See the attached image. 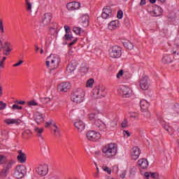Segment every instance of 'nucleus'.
<instances>
[{
    "instance_id": "obj_1",
    "label": "nucleus",
    "mask_w": 179,
    "mask_h": 179,
    "mask_svg": "<svg viewBox=\"0 0 179 179\" xmlns=\"http://www.w3.org/2000/svg\"><path fill=\"white\" fill-rule=\"evenodd\" d=\"M117 152V144L113 143H109L102 148L103 156L106 159H113L116 156Z\"/></svg>"
},
{
    "instance_id": "obj_2",
    "label": "nucleus",
    "mask_w": 179,
    "mask_h": 179,
    "mask_svg": "<svg viewBox=\"0 0 179 179\" xmlns=\"http://www.w3.org/2000/svg\"><path fill=\"white\" fill-rule=\"evenodd\" d=\"M94 124L96 128H98L99 131H102L103 132H107V131H114V129L117 128V121L115 120L109 122L107 124H106L101 120H95Z\"/></svg>"
},
{
    "instance_id": "obj_3",
    "label": "nucleus",
    "mask_w": 179,
    "mask_h": 179,
    "mask_svg": "<svg viewBox=\"0 0 179 179\" xmlns=\"http://www.w3.org/2000/svg\"><path fill=\"white\" fill-rule=\"evenodd\" d=\"M61 62V57L57 55H50L46 59V66L50 69H57L59 66Z\"/></svg>"
},
{
    "instance_id": "obj_4",
    "label": "nucleus",
    "mask_w": 179,
    "mask_h": 179,
    "mask_svg": "<svg viewBox=\"0 0 179 179\" xmlns=\"http://www.w3.org/2000/svg\"><path fill=\"white\" fill-rule=\"evenodd\" d=\"M71 100L76 104H80L85 100V92L82 89H78L71 95Z\"/></svg>"
},
{
    "instance_id": "obj_5",
    "label": "nucleus",
    "mask_w": 179,
    "mask_h": 179,
    "mask_svg": "<svg viewBox=\"0 0 179 179\" xmlns=\"http://www.w3.org/2000/svg\"><path fill=\"white\" fill-rule=\"evenodd\" d=\"M122 49L118 45L112 46L109 49V56L111 58H120L122 55Z\"/></svg>"
},
{
    "instance_id": "obj_6",
    "label": "nucleus",
    "mask_w": 179,
    "mask_h": 179,
    "mask_svg": "<svg viewBox=\"0 0 179 179\" xmlns=\"http://www.w3.org/2000/svg\"><path fill=\"white\" fill-rule=\"evenodd\" d=\"M92 94L94 99H101L106 96V87L98 86L92 90Z\"/></svg>"
},
{
    "instance_id": "obj_7",
    "label": "nucleus",
    "mask_w": 179,
    "mask_h": 179,
    "mask_svg": "<svg viewBox=\"0 0 179 179\" xmlns=\"http://www.w3.org/2000/svg\"><path fill=\"white\" fill-rule=\"evenodd\" d=\"M4 163H5V164H4L3 169L0 172V176L1 177H6V176L8 174V171H9V170H10V169H12L15 162H13V160H8Z\"/></svg>"
},
{
    "instance_id": "obj_8",
    "label": "nucleus",
    "mask_w": 179,
    "mask_h": 179,
    "mask_svg": "<svg viewBox=\"0 0 179 179\" xmlns=\"http://www.w3.org/2000/svg\"><path fill=\"white\" fill-rule=\"evenodd\" d=\"M24 174H26V166L23 165L17 166L15 176L17 178H23V177H24Z\"/></svg>"
},
{
    "instance_id": "obj_9",
    "label": "nucleus",
    "mask_w": 179,
    "mask_h": 179,
    "mask_svg": "<svg viewBox=\"0 0 179 179\" xmlns=\"http://www.w3.org/2000/svg\"><path fill=\"white\" fill-rule=\"evenodd\" d=\"M87 138L88 141H99L100 138H101V135L100 133L96 131H90L86 134Z\"/></svg>"
},
{
    "instance_id": "obj_10",
    "label": "nucleus",
    "mask_w": 179,
    "mask_h": 179,
    "mask_svg": "<svg viewBox=\"0 0 179 179\" xmlns=\"http://www.w3.org/2000/svg\"><path fill=\"white\" fill-rule=\"evenodd\" d=\"M119 93L122 94L124 97H129L132 94V91L127 86L120 85L118 89Z\"/></svg>"
},
{
    "instance_id": "obj_11",
    "label": "nucleus",
    "mask_w": 179,
    "mask_h": 179,
    "mask_svg": "<svg viewBox=\"0 0 179 179\" xmlns=\"http://www.w3.org/2000/svg\"><path fill=\"white\" fill-rule=\"evenodd\" d=\"M52 19V14L50 13H45L41 20L42 26H48L51 23V20Z\"/></svg>"
},
{
    "instance_id": "obj_12",
    "label": "nucleus",
    "mask_w": 179,
    "mask_h": 179,
    "mask_svg": "<svg viewBox=\"0 0 179 179\" xmlns=\"http://www.w3.org/2000/svg\"><path fill=\"white\" fill-rule=\"evenodd\" d=\"M69 89H71V83H63L57 86L58 92H61L62 93L68 92Z\"/></svg>"
},
{
    "instance_id": "obj_13",
    "label": "nucleus",
    "mask_w": 179,
    "mask_h": 179,
    "mask_svg": "<svg viewBox=\"0 0 179 179\" xmlns=\"http://www.w3.org/2000/svg\"><path fill=\"white\" fill-rule=\"evenodd\" d=\"M149 13L151 16L157 17V16H161L162 13H163V8L162 7L155 6Z\"/></svg>"
},
{
    "instance_id": "obj_14",
    "label": "nucleus",
    "mask_w": 179,
    "mask_h": 179,
    "mask_svg": "<svg viewBox=\"0 0 179 179\" xmlns=\"http://www.w3.org/2000/svg\"><path fill=\"white\" fill-rule=\"evenodd\" d=\"M140 87L143 90H147V89H149V78L148 76H145L140 80Z\"/></svg>"
},
{
    "instance_id": "obj_15",
    "label": "nucleus",
    "mask_w": 179,
    "mask_h": 179,
    "mask_svg": "<svg viewBox=\"0 0 179 179\" xmlns=\"http://www.w3.org/2000/svg\"><path fill=\"white\" fill-rule=\"evenodd\" d=\"M68 10H77L80 8V3L78 1L69 2L66 4Z\"/></svg>"
},
{
    "instance_id": "obj_16",
    "label": "nucleus",
    "mask_w": 179,
    "mask_h": 179,
    "mask_svg": "<svg viewBox=\"0 0 179 179\" xmlns=\"http://www.w3.org/2000/svg\"><path fill=\"white\" fill-rule=\"evenodd\" d=\"M131 156L133 160H137V159L139 158V156H141V149L138 147H134L131 149Z\"/></svg>"
},
{
    "instance_id": "obj_17",
    "label": "nucleus",
    "mask_w": 179,
    "mask_h": 179,
    "mask_svg": "<svg viewBox=\"0 0 179 179\" xmlns=\"http://www.w3.org/2000/svg\"><path fill=\"white\" fill-rule=\"evenodd\" d=\"M36 172L39 176H47V173H48V166H47V165L40 166L37 168Z\"/></svg>"
},
{
    "instance_id": "obj_18",
    "label": "nucleus",
    "mask_w": 179,
    "mask_h": 179,
    "mask_svg": "<svg viewBox=\"0 0 179 179\" xmlns=\"http://www.w3.org/2000/svg\"><path fill=\"white\" fill-rule=\"evenodd\" d=\"M35 121L38 124L44 122V115L41 113L40 112H36L34 115Z\"/></svg>"
},
{
    "instance_id": "obj_19",
    "label": "nucleus",
    "mask_w": 179,
    "mask_h": 179,
    "mask_svg": "<svg viewBox=\"0 0 179 179\" xmlns=\"http://www.w3.org/2000/svg\"><path fill=\"white\" fill-rule=\"evenodd\" d=\"M41 152L43 155H48V153H50V147H48V145H47V143H45V141H41Z\"/></svg>"
},
{
    "instance_id": "obj_20",
    "label": "nucleus",
    "mask_w": 179,
    "mask_h": 179,
    "mask_svg": "<svg viewBox=\"0 0 179 179\" xmlns=\"http://www.w3.org/2000/svg\"><path fill=\"white\" fill-rule=\"evenodd\" d=\"M74 126L78 129L79 132H82L85 129V123L80 120H78L74 122Z\"/></svg>"
},
{
    "instance_id": "obj_21",
    "label": "nucleus",
    "mask_w": 179,
    "mask_h": 179,
    "mask_svg": "<svg viewBox=\"0 0 179 179\" xmlns=\"http://www.w3.org/2000/svg\"><path fill=\"white\" fill-rule=\"evenodd\" d=\"M20 120L19 119H13V118H7L4 120L5 124H7V125H13L15 124V125H19L20 124Z\"/></svg>"
},
{
    "instance_id": "obj_22",
    "label": "nucleus",
    "mask_w": 179,
    "mask_h": 179,
    "mask_svg": "<svg viewBox=\"0 0 179 179\" xmlns=\"http://www.w3.org/2000/svg\"><path fill=\"white\" fill-rule=\"evenodd\" d=\"M138 165L141 169H146L149 166V163L148 162V160L145 158H142L138 161Z\"/></svg>"
},
{
    "instance_id": "obj_23",
    "label": "nucleus",
    "mask_w": 179,
    "mask_h": 179,
    "mask_svg": "<svg viewBox=\"0 0 179 179\" xmlns=\"http://www.w3.org/2000/svg\"><path fill=\"white\" fill-rule=\"evenodd\" d=\"M34 131L38 138H41V141H44V137L43 136V132H44V129L40 127H35Z\"/></svg>"
},
{
    "instance_id": "obj_24",
    "label": "nucleus",
    "mask_w": 179,
    "mask_h": 179,
    "mask_svg": "<svg viewBox=\"0 0 179 179\" xmlns=\"http://www.w3.org/2000/svg\"><path fill=\"white\" fill-rule=\"evenodd\" d=\"M162 62L164 64H171L173 62V56L171 55H164Z\"/></svg>"
},
{
    "instance_id": "obj_25",
    "label": "nucleus",
    "mask_w": 179,
    "mask_h": 179,
    "mask_svg": "<svg viewBox=\"0 0 179 179\" xmlns=\"http://www.w3.org/2000/svg\"><path fill=\"white\" fill-rule=\"evenodd\" d=\"M81 24L83 27H87L89 26V15H84L81 17Z\"/></svg>"
},
{
    "instance_id": "obj_26",
    "label": "nucleus",
    "mask_w": 179,
    "mask_h": 179,
    "mask_svg": "<svg viewBox=\"0 0 179 179\" xmlns=\"http://www.w3.org/2000/svg\"><path fill=\"white\" fill-rule=\"evenodd\" d=\"M128 116L129 117L130 120H131V121H135V120L139 119V114L136 112L129 111Z\"/></svg>"
},
{
    "instance_id": "obj_27",
    "label": "nucleus",
    "mask_w": 179,
    "mask_h": 179,
    "mask_svg": "<svg viewBox=\"0 0 179 179\" xmlns=\"http://www.w3.org/2000/svg\"><path fill=\"white\" fill-rule=\"evenodd\" d=\"M17 159L20 163H26V154L22 153V152H20L19 155L17 157Z\"/></svg>"
},
{
    "instance_id": "obj_28",
    "label": "nucleus",
    "mask_w": 179,
    "mask_h": 179,
    "mask_svg": "<svg viewBox=\"0 0 179 179\" xmlns=\"http://www.w3.org/2000/svg\"><path fill=\"white\" fill-rule=\"evenodd\" d=\"M73 31L77 34V36H83V34L85 33V30L79 27H74L73 28Z\"/></svg>"
},
{
    "instance_id": "obj_29",
    "label": "nucleus",
    "mask_w": 179,
    "mask_h": 179,
    "mask_svg": "<svg viewBox=\"0 0 179 179\" xmlns=\"http://www.w3.org/2000/svg\"><path fill=\"white\" fill-rule=\"evenodd\" d=\"M10 51H12V48L10 47V45H9V43H6L3 52L4 55H9V54H10Z\"/></svg>"
},
{
    "instance_id": "obj_30",
    "label": "nucleus",
    "mask_w": 179,
    "mask_h": 179,
    "mask_svg": "<svg viewBox=\"0 0 179 179\" xmlns=\"http://www.w3.org/2000/svg\"><path fill=\"white\" fill-rule=\"evenodd\" d=\"M140 106L141 110L146 111V110H148V107H149V103H148V101L143 99L140 101Z\"/></svg>"
},
{
    "instance_id": "obj_31",
    "label": "nucleus",
    "mask_w": 179,
    "mask_h": 179,
    "mask_svg": "<svg viewBox=\"0 0 179 179\" xmlns=\"http://www.w3.org/2000/svg\"><path fill=\"white\" fill-rule=\"evenodd\" d=\"M108 29L109 30H115L117 27H118V21H112L108 24Z\"/></svg>"
},
{
    "instance_id": "obj_32",
    "label": "nucleus",
    "mask_w": 179,
    "mask_h": 179,
    "mask_svg": "<svg viewBox=\"0 0 179 179\" xmlns=\"http://www.w3.org/2000/svg\"><path fill=\"white\" fill-rule=\"evenodd\" d=\"M123 45L125 48H127V50H133L134 48V45L129 41H125L123 42Z\"/></svg>"
},
{
    "instance_id": "obj_33",
    "label": "nucleus",
    "mask_w": 179,
    "mask_h": 179,
    "mask_svg": "<svg viewBox=\"0 0 179 179\" xmlns=\"http://www.w3.org/2000/svg\"><path fill=\"white\" fill-rule=\"evenodd\" d=\"M145 177L146 179L151 178H156V176H157V173H152V172H145L144 173Z\"/></svg>"
},
{
    "instance_id": "obj_34",
    "label": "nucleus",
    "mask_w": 179,
    "mask_h": 179,
    "mask_svg": "<svg viewBox=\"0 0 179 179\" xmlns=\"http://www.w3.org/2000/svg\"><path fill=\"white\" fill-rule=\"evenodd\" d=\"M75 69H76L75 65H73L72 64H69L67 66L66 72L69 73H72L73 72V71H75Z\"/></svg>"
},
{
    "instance_id": "obj_35",
    "label": "nucleus",
    "mask_w": 179,
    "mask_h": 179,
    "mask_svg": "<svg viewBox=\"0 0 179 179\" xmlns=\"http://www.w3.org/2000/svg\"><path fill=\"white\" fill-rule=\"evenodd\" d=\"M50 125H53V127L55 128H56V129H58V127H57L55 122H54V120H50L48 122H46L45 124V128H48L50 127Z\"/></svg>"
},
{
    "instance_id": "obj_36",
    "label": "nucleus",
    "mask_w": 179,
    "mask_h": 179,
    "mask_svg": "<svg viewBox=\"0 0 179 179\" xmlns=\"http://www.w3.org/2000/svg\"><path fill=\"white\" fill-rule=\"evenodd\" d=\"M25 5L27 10H29V12H31V6H33V3L30 1V0H25Z\"/></svg>"
},
{
    "instance_id": "obj_37",
    "label": "nucleus",
    "mask_w": 179,
    "mask_h": 179,
    "mask_svg": "<svg viewBox=\"0 0 179 179\" xmlns=\"http://www.w3.org/2000/svg\"><path fill=\"white\" fill-rule=\"evenodd\" d=\"M103 12L106 13V15L110 16V17H113L112 10L110 7H106V8H103Z\"/></svg>"
},
{
    "instance_id": "obj_38",
    "label": "nucleus",
    "mask_w": 179,
    "mask_h": 179,
    "mask_svg": "<svg viewBox=\"0 0 179 179\" xmlns=\"http://www.w3.org/2000/svg\"><path fill=\"white\" fill-rule=\"evenodd\" d=\"M51 101V98L50 97H43L41 98V102L43 103V104H48Z\"/></svg>"
},
{
    "instance_id": "obj_39",
    "label": "nucleus",
    "mask_w": 179,
    "mask_h": 179,
    "mask_svg": "<svg viewBox=\"0 0 179 179\" xmlns=\"http://www.w3.org/2000/svg\"><path fill=\"white\" fill-rule=\"evenodd\" d=\"M101 169L103 171H105V173H107V174H111V169L108 166L103 165Z\"/></svg>"
},
{
    "instance_id": "obj_40",
    "label": "nucleus",
    "mask_w": 179,
    "mask_h": 179,
    "mask_svg": "<svg viewBox=\"0 0 179 179\" xmlns=\"http://www.w3.org/2000/svg\"><path fill=\"white\" fill-rule=\"evenodd\" d=\"M94 83V80L92 78L88 80L86 83V87H93V84Z\"/></svg>"
},
{
    "instance_id": "obj_41",
    "label": "nucleus",
    "mask_w": 179,
    "mask_h": 179,
    "mask_svg": "<svg viewBox=\"0 0 179 179\" xmlns=\"http://www.w3.org/2000/svg\"><path fill=\"white\" fill-rule=\"evenodd\" d=\"M63 38L67 41H72V40H73V36L69 34H66Z\"/></svg>"
},
{
    "instance_id": "obj_42",
    "label": "nucleus",
    "mask_w": 179,
    "mask_h": 179,
    "mask_svg": "<svg viewBox=\"0 0 179 179\" xmlns=\"http://www.w3.org/2000/svg\"><path fill=\"white\" fill-rule=\"evenodd\" d=\"M172 54H173V59L178 61L179 59V50H173Z\"/></svg>"
},
{
    "instance_id": "obj_43",
    "label": "nucleus",
    "mask_w": 179,
    "mask_h": 179,
    "mask_svg": "<svg viewBox=\"0 0 179 179\" xmlns=\"http://www.w3.org/2000/svg\"><path fill=\"white\" fill-rule=\"evenodd\" d=\"M4 163H6V157L3 155H0V164H3Z\"/></svg>"
},
{
    "instance_id": "obj_44",
    "label": "nucleus",
    "mask_w": 179,
    "mask_h": 179,
    "mask_svg": "<svg viewBox=\"0 0 179 179\" xmlns=\"http://www.w3.org/2000/svg\"><path fill=\"white\" fill-rule=\"evenodd\" d=\"M0 33H1V34L5 33V30L3 29V21L1 19H0Z\"/></svg>"
},
{
    "instance_id": "obj_45",
    "label": "nucleus",
    "mask_w": 179,
    "mask_h": 179,
    "mask_svg": "<svg viewBox=\"0 0 179 179\" xmlns=\"http://www.w3.org/2000/svg\"><path fill=\"white\" fill-rule=\"evenodd\" d=\"M22 135L24 138H27V136H30V135H31V131L30 130H25Z\"/></svg>"
},
{
    "instance_id": "obj_46",
    "label": "nucleus",
    "mask_w": 179,
    "mask_h": 179,
    "mask_svg": "<svg viewBox=\"0 0 179 179\" xmlns=\"http://www.w3.org/2000/svg\"><path fill=\"white\" fill-rule=\"evenodd\" d=\"M6 108V103L3 101H0V110H5Z\"/></svg>"
},
{
    "instance_id": "obj_47",
    "label": "nucleus",
    "mask_w": 179,
    "mask_h": 179,
    "mask_svg": "<svg viewBox=\"0 0 179 179\" xmlns=\"http://www.w3.org/2000/svg\"><path fill=\"white\" fill-rule=\"evenodd\" d=\"M6 60V57H3L1 60H0V69L3 68V62Z\"/></svg>"
},
{
    "instance_id": "obj_48",
    "label": "nucleus",
    "mask_w": 179,
    "mask_h": 179,
    "mask_svg": "<svg viewBox=\"0 0 179 179\" xmlns=\"http://www.w3.org/2000/svg\"><path fill=\"white\" fill-rule=\"evenodd\" d=\"M94 178H100V172L96 171L92 174Z\"/></svg>"
},
{
    "instance_id": "obj_49",
    "label": "nucleus",
    "mask_w": 179,
    "mask_h": 179,
    "mask_svg": "<svg viewBox=\"0 0 179 179\" xmlns=\"http://www.w3.org/2000/svg\"><path fill=\"white\" fill-rule=\"evenodd\" d=\"M78 43V38H75L73 39V41L69 44V47H72V45H74V44H76Z\"/></svg>"
},
{
    "instance_id": "obj_50",
    "label": "nucleus",
    "mask_w": 179,
    "mask_h": 179,
    "mask_svg": "<svg viewBox=\"0 0 179 179\" xmlns=\"http://www.w3.org/2000/svg\"><path fill=\"white\" fill-rule=\"evenodd\" d=\"M124 16V13L122 10L117 11V18L118 19H122V17Z\"/></svg>"
},
{
    "instance_id": "obj_51",
    "label": "nucleus",
    "mask_w": 179,
    "mask_h": 179,
    "mask_svg": "<svg viewBox=\"0 0 179 179\" xmlns=\"http://www.w3.org/2000/svg\"><path fill=\"white\" fill-rule=\"evenodd\" d=\"M89 119L90 120V121H93V120H96V114L94 113L90 114Z\"/></svg>"
},
{
    "instance_id": "obj_52",
    "label": "nucleus",
    "mask_w": 179,
    "mask_h": 179,
    "mask_svg": "<svg viewBox=\"0 0 179 179\" xmlns=\"http://www.w3.org/2000/svg\"><path fill=\"white\" fill-rule=\"evenodd\" d=\"M13 110H22L23 108L22 106H19L18 105L14 104L12 106Z\"/></svg>"
},
{
    "instance_id": "obj_53",
    "label": "nucleus",
    "mask_w": 179,
    "mask_h": 179,
    "mask_svg": "<svg viewBox=\"0 0 179 179\" xmlns=\"http://www.w3.org/2000/svg\"><path fill=\"white\" fill-rule=\"evenodd\" d=\"M122 128H127L128 127V120H124L122 123Z\"/></svg>"
},
{
    "instance_id": "obj_54",
    "label": "nucleus",
    "mask_w": 179,
    "mask_h": 179,
    "mask_svg": "<svg viewBox=\"0 0 179 179\" xmlns=\"http://www.w3.org/2000/svg\"><path fill=\"white\" fill-rule=\"evenodd\" d=\"M38 104L34 101H31L28 102L29 107H31V106H38Z\"/></svg>"
},
{
    "instance_id": "obj_55",
    "label": "nucleus",
    "mask_w": 179,
    "mask_h": 179,
    "mask_svg": "<svg viewBox=\"0 0 179 179\" xmlns=\"http://www.w3.org/2000/svg\"><path fill=\"white\" fill-rule=\"evenodd\" d=\"M108 17H111V16L108 15V14H107L103 11L102 12V18L103 19H108Z\"/></svg>"
},
{
    "instance_id": "obj_56",
    "label": "nucleus",
    "mask_w": 179,
    "mask_h": 179,
    "mask_svg": "<svg viewBox=\"0 0 179 179\" xmlns=\"http://www.w3.org/2000/svg\"><path fill=\"white\" fill-rule=\"evenodd\" d=\"M64 29H65L66 34H69V32L71 31V28H69V26L65 25Z\"/></svg>"
},
{
    "instance_id": "obj_57",
    "label": "nucleus",
    "mask_w": 179,
    "mask_h": 179,
    "mask_svg": "<svg viewBox=\"0 0 179 179\" xmlns=\"http://www.w3.org/2000/svg\"><path fill=\"white\" fill-rule=\"evenodd\" d=\"M122 75H124V71L122 70H120L117 74V79H120V78H121Z\"/></svg>"
},
{
    "instance_id": "obj_58",
    "label": "nucleus",
    "mask_w": 179,
    "mask_h": 179,
    "mask_svg": "<svg viewBox=\"0 0 179 179\" xmlns=\"http://www.w3.org/2000/svg\"><path fill=\"white\" fill-rule=\"evenodd\" d=\"M23 64V60H20L19 62L13 65V66L16 67V66H20Z\"/></svg>"
},
{
    "instance_id": "obj_59",
    "label": "nucleus",
    "mask_w": 179,
    "mask_h": 179,
    "mask_svg": "<svg viewBox=\"0 0 179 179\" xmlns=\"http://www.w3.org/2000/svg\"><path fill=\"white\" fill-rule=\"evenodd\" d=\"M163 127H164V129H166V131H167V132H170V127H169V124H163Z\"/></svg>"
},
{
    "instance_id": "obj_60",
    "label": "nucleus",
    "mask_w": 179,
    "mask_h": 179,
    "mask_svg": "<svg viewBox=\"0 0 179 179\" xmlns=\"http://www.w3.org/2000/svg\"><path fill=\"white\" fill-rule=\"evenodd\" d=\"M144 117H145L146 118H150V112L149 111H145L143 114Z\"/></svg>"
},
{
    "instance_id": "obj_61",
    "label": "nucleus",
    "mask_w": 179,
    "mask_h": 179,
    "mask_svg": "<svg viewBox=\"0 0 179 179\" xmlns=\"http://www.w3.org/2000/svg\"><path fill=\"white\" fill-rule=\"evenodd\" d=\"M113 173H118V166L117 165L113 166Z\"/></svg>"
},
{
    "instance_id": "obj_62",
    "label": "nucleus",
    "mask_w": 179,
    "mask_h": 179,
    "mask_svg": "<svg viewBox=\"0 0 179 179\" xmlns=\"http://www.w3.org/2000/svg\"><path fill=\"white\" fill-rule=\"evenodd\" d=\"M127 176V171H122L120 173V177L121 178H124Z\"/></svg>"
},
{
    "instance_id": "obj_63",
    "label": "nucleus",
    "mask_w": 179,
    "mask_h": 179,
    "mask_svg": "<svg viewBox=\"0 0 179 179\" xmlns=\"http://www.w3.org/2000/svg\"><path fill=\"white\" fill-rule=\"evenodd\" d=\"M75 52V51L73 50V48H70L69 50V55H73V53Z\"/></svg>"
},
{
    "instance_id": "obj_64",
    "label": "nucleus",
    "mask_w": 179,
    "mask_h": 179,
    "mask_svg": "<svg viewBox=\"0 0 179 179\" xmlns=\"http://www.w3.org/2000/svg\"><path fill=\"white\" fill-rule=\"evenodd\" d=\"M175 45H177L178 47H179V39H176L175 40V43H174Z\"/></svg>"
}]
</instances>
